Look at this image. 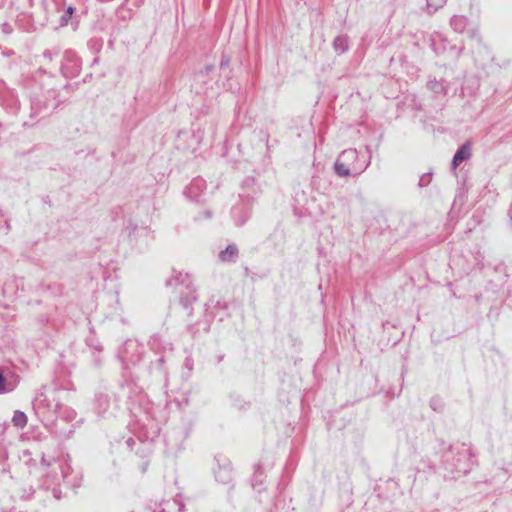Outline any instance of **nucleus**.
I'll return each instance as SVG.
<instances>
[{"instance_id":"obj_4","label":"nucleus","mask_w":512,"mask_h":512,"mask_svg":"<svg viewBox=\"0 0 512 512\" xmlns=\"http://www.w3.org/2000/svg\"><path fill=\"white\" fill-rule=\"evenodd\" d=\"M335 170L336 173L340 176H347L349 174V169L342 163H336Z\"/></svg>"},{"instance_id":"obj_6","label":"nucleus","mask_w":512,"mask_h":512,"mask_svg":"<svg viewBox=\"0 0 512 512\" xmlns=\"http://www.w3.org/2000/svg\"><path fill=\"white\" fill-rule=\"evenodd\" d=\"M67 13L71 16L72 13H73V8L72 7H69L68 10H67Z\"/></svg>"},{"instance_id":"obj_3","label":"nucleus","mask_w":512,"mask_h":512,"mask_svg":"<svg viewBox=\"0 0 512 512\" xmlns=\"http://www.w3.org/2000/svg\"><path fill=\"white\" fill-rule=\"evenodd\" d=\"M237 253V249L233 246H229L225 251H222L220 257L222 260H230Z\"/></svg>"},{"instance_id":"obj_5","label":"nucleus","mask_w":512,"mask_h":512,"mask_svg":"<svg viewBox=\"0 0 512 512\" xmlns=\"http://www.w3.org/2000/svg\"><path fill=\"white\" fill-rule=\"evenodd\" d=\"M5 391V378L0 373V392Z\"/></svg>"},{"instance_id":"obj_1","label":"nucleus","mask_w":512,"mask_h":512,"mask_svg":"<svg viewBox=\"0 0 512 512\" xmlns=\"http://www.w3.org/2000/svg\"><path fill=\"white\" fill-rule=\"evenodd\" d=\"M471 156V144L466 143L462 147H460L454 155L453 158V168L455 169L460 165L464 160L469 159Z\"/></svg>"},{"instance_id":"obj_2","label":"nucleus","mask_w":512,"mask_h":512,"mask_svg":"<svg viewBox=\"0 0 512 512\" xmlns=\"http://www.w3.org/2000/svg\"><path fill=\"white\" fill-rule=\"evenodd\" d=\"M12 422L16 427L23 428L27 424V416L21 411H16L13 415Z\"/></svg>"}]
</instances>
